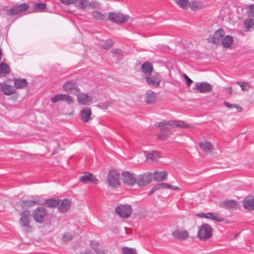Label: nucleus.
Segmentation results:
<instances>
[{
	"instance_id": "obj_1",
	"label": "nucleus",
	"mask_w": 254,
	"mask_h": 254,
	"mask_svg": "<svg viewBox=\"0 0 254 254\" xmlns=\"http://www.w3.org/2000/svg\"><path fill=\"white\" fill-rule=\"evenodd\" d=\"M213 229L208 224H202L198 226L197 237L201 241H205L209 239L212 235Z\"/></svg>"
},
{
	"instance_id": "obj_2",
	"label": "nucleus",
	"mask_w": 254,
	"mask_h": 254,
	"mask_svg": "<svg viewBox=\"0 0 254 254\" xmlns=\"http://www.w3.org/2000/svg\"><path fill=\"white\" fill-rule=\"evenodd\" d=\"M21 217L19 219V222L21 226L25 227V231L27 233L32 232V227L29 225L30 219V211L25 210L20 213Z\"/></svg>"
},
{
	"instance_id": "obj_3",
	"label": "nucleus",
	"mask_w": 254,
	"mask_h": 254,
	"mask_svg": "<svg viewBox=\"0 0 254 254\" xmlns=\"http://www.w3.org/2000/svg\"><path fill=\"white\" fill-rule=\"evenodd\" d=\"M129 18V16L127 14H123L120 12H110L108 13V19L112 22L117 24H121L127 21Z\"/></svg>"
},
{
	"instance_id": "obj_4",
	"label": "nucleus",
	"mask_w": 254,
	"mask_h": 254,
	"mask_svg": "<svg viewBox=\"0 0 254 254\" xmlns=\"http://www.w3.org/2000/svg\"><path fill=\"white\" fill-rule=\"evenodd\" d=\"M115 211L121 217L126 218L130 216L132 208L130 205L121 204L116 207Z\"/></svg>"
},
{
	"instance_id": "obj_5",
	"label": "nucleus",
	"mask_w": 254,
	"mask_h": 254,
	"mask_svg": "<svg viewBox=\"0 0 254 254\" xmlns=\"http://www.w3.org/2000/svg\"><path fill=\"white\" fill-rule=\"evenodd\" d=\"M107 180L109 185L114 188H117L120 185L119 174L115 170L109 171Z\"/></svg>"
},
{
	"instance_id": "obj_6",
	"label": "nucleus",
	"mask_w": 254,
	"mask_h": 254,
	"mask_svg": "<svg viewBox=\"0 0 254 254\" xmlns=\"http://www.w3.org/2000/svg\"><path fill=\"white\" fill-rule=\"evenodd\" d=\"M29 6L28 4L24 3L19 5H15L6 10V14L9 16H13L25 11L28 9Z\"/></svg>"
},
{
	"instance_id": "obj_7",
	"label": "nucleus",
	"mask_w": 254,
	"mask_h": 254,
	"mask_svg": "<svg viewBox=\"0 0 254 254\" xmlns=\"http://www.w3.org/2000/svg\"><path fill=\"white\" fill-rule=\"evenodd\" d=\"M224 34V30L222 28H219L213 35H210L207 38V40L209 43L218 45L221 41Z\"/></svg>"
},
{
	"instance_id": "obj_8",
	"label": "nucleus",
	"mask_w": 254,
	"mask_h": 254,
	"mask_svg": "<svg viewBox=\"0 0 254 254\" xmlns=\"http://www.w3.org/2000/svg\"><path fill=\"white\" fill-rule=\"evenodd\" d=\"M47 212V210L45 208L43 207H38L33 211V217L36 222L42 223L44 221Z\"/></svg>"
},
{
	"instance_id": "obj_9",
	"label": "nucleus",
	"mask_w": 254,
	"mask_h": 254,
	"mask_svg": "<svg viewBox=\"0 0 254 254\" xmlns=\"http://www.w3.org/2000/svg\"><path fill=\"white\" fill-rule=\"evenodd\" d=\"M151 173H145L138 176L136 180V183L139 187H145L149 184L152 180Z\"/></svg>"
},
{
	"instance_id": "obj_10",
	"label": "nucleus",
	"mask_w": 254,
	"mask_h": 254,
	"mask_svg": "<svg viewBox=\"0 0 254 254\" xmlns=\"http://www.w3.org/2000/svg\"><path fill=\"white\" fill-rule=\"evenodd\" d=\"M145 80L150 86L158 87L161 81V76L159 73H157L155 75H151L150 76H146L145 77Z\"/></svg>"
},
{
	"instance_id": "obj_11",
	"label": "nucleus",
	"mask_w": 254,
	"mask_h": 254,
	"mask_svg": "<svg viewBox=\"0 0 254 254\" xmlns=\"http://www.w3.org/2000/svg\"><path fill=\"white\" fill-rule=\"evenodd\" d=\"M63 88L64 91L69 94L77 95L80 92V90L76 86L75 83L71 81L66 82L64 84Z\"/></svg>"
},
{
	"instance_id": "obj_12",
	"label": "nucleus",
	"mask_w": 254,
	"mask_h": 254,
	"mask_svg": "<svg viewBox=\"0 0 254 254\" xmlns=\"http://www.w3.org/2000/svg\"><path fill=\"white\" fill-rule=\"evenodd\" d=\"M122 181L124 184L129 186H132L136 183V179L131 173L128 171L122 173Z\"/></svg>"
},
{
	"instance_id": "obj_13",
	"label": "nucleus",
	"mask_w": 254,
	"mask_h": 254,
	"mask_svg": "<svg viewBox=\"0 0 254 254\" xmlns=\"http://www.w3.org/2000/svg\"><path fill=\"white\" fill-rule=\"evenodd\" d=\"M194 89L198 90L200 93H204L211 91L212 87L210 84L206 82H196L195 87Z\"/></svg>"
},
{
	"instance_id": "obj_14",
	"label": "nucleus",
	"mask_w": 254,
	"mask_h": 254,
	"mask_svg": "<svg viewBox=\"0 0 254 254\" xmlns=\"http://www.w3.org/2000/svg\"><path fill=\"white\" fill-rule=\"evenodd\" d=\"M79 181L84 184L91 182L97 184L98 183V180L95 178L93 175L87 172H84L83 175L79 178Z\"/></svg>"
},
{
	"instance_id": "obj_15",
	"label": "nucleus",
	"mask_w": 254,
	"mask_h": 254,
	"mask_svg": "<svg viewBox=\"0 0 254 254\" xmlns=\"http://www.w3.org/2000/svg\"><path fill=\"white\" fill-rule=\"evenodd\" d=\"M197 216L201 218L210 219L217 222H223L224 220V218L220 217L218 214L213 212H208L206 213L201 212L197 214Z\"/></svg>"
},
{
	"instance_id": "obj_16",
	"label": "nucleus",
	"mask_w": 254,
	"mask_h": 254,
	"mask_svg": "<svg viewBox=\"0 0 254 254\" xmlns=\"http://www.w3.org/2000/svg\"><path fill=\"white\" fill-rule=\"evenodd\" d=\"M77 100L79 104L87 105L92 101V97L86 93H78L77 95Z\"/></svg>"
},
{
	"instance_id": "obj_17",
	"label": "nucleus",
	"mask_w": 254,
	"mask_h": 254,
	"mask_svg": "<svg viewBox=\"0 0 254 254\" xmlns=\"http://www.w3.org/2000/svg\"><path fill=\"white\" fill-rule=\"evenodd\" d=\"M157 99L156 94L152 90H149L145 94L144 100L147 104H154Z\"/></svg>"
},
{
	"instance_id": "obj_18",
	"label": "nucleus",
	"mask_w": 254,
	"mask_h": 254,
	"mask_svg": "<svg viewBox=\"0 0 254 254\" xmlns=\"http://www.w3.org/2000/svg\"><path fill=\"white\" fill-rule=\"evenodd\" d=\"M238 205V202L236 200H227L219 202V206L225 209H235Z\"/></svg>"
},
{
	"instance_id": "obj_19",
	"label": "nucleus",
	"mask_w": 254,
	"mask_h": 254,
	"mask_svg": "<svg viewBox=\"0 0 254 254\" xmlns=\"http://www.w3.org/2000/svg\"><path fill=\"white\" fill-rule=\"evenodd\" d=\"M91 110L88 107L83 108L80 112L81 120L84 123H87L91 119Z\"/></svg>"
},
{
	"instance_id": "obj_20",
	"label": "nucleus",
	"mask_w": 254,
	"mask_h": 254,
	"mask_svg": "<svg viewBox=\"0 0 254 254\" xmlns=\"http://www.w3.org/2000/svg\"><path fill=\"white\" fill-rule=\"evenodd\" d=\"M172 236L180 240H184L189 237V235L186 230H175L172 232Z\"/></svg>"
},
{
	"instance_id": "obj_21",
	"label": "nucleus",
	"mask_w": 254,
	"mask_h": 254,
	"mask_svg": "<svg viewBox=\"0 0 254 254\" xmlns=\"http://www.w3.org/2000/svg\"><path fill=\"white\" fill-rule=\"evenodd\" d=\"M0 91L6 95H10L15 92V90L11 85L0 83Z\"/></svg>"
},
{
	"instance_id": "obj_22",
	"label": "nucleus",
	"mask_w": 254,
	"mask_h": 254,
	"mask_svg": "<svg viewBox=\"0 0 254 254\" xmlns=\"http://www.w3.org/2000/svg\"><path fill=\"white\" fill-rule=\"evenodd\" d=\"M61 202V200L59 199H47L44 202H40L39 204L44 205L48 207H56L58 206Z\"/></svg>"
},
{
	"instance_id": "obj_23",
	"label": "nucleus",
	"mask_w": 254,
	"mask_h": 254,
	"mask_svg": "<svg viewBox=\"0 0 254 254\" xmlns=\"http://www.w3.org/2000/svg\"><path fill=\"white\" fill-rule=\"evenodd\" d=\"M153 179L156 182H161L165 180L168 176L166 171H155L153 173Z\"/></svg>"
},
{
	"instance_id": "obj_24",
	"label": "nucleus",
	"mask_w": 254,
	"mask_h": 254,
	"mask_svg": "<svg viewBox=\"0 0 254 254\" xmlns=\"http://www.w3.org/2000/svg\"><path fill=\"white\" fill-rule=\"evenodd\" d=\"M71 202L67 199H64L58 207V210L60 212H66L70 208Z\"/></svg>"
},
{
	"instance_id": "obj_25",
	"label": "nucleus",
	"mask_w": 254,
	"mask_h": 254,
	"mask_svg": "<svg viewBox=\"0 0 254 254\" xmlns=\"http://www.w3.org/2000/svg\"><path fill=\"white\" fill-rule=\"evenodd\" d=\"M171 132L167 127L161 128V131L158 134L157 137L161 140H166L170 135Z\"/></svg>"
},
{
	"instance_id": "obj_26",
	"label": "nucleus",
	"mask_w": 254,
	"mask_h": 254,
	"mask_svg": "<svg viewBox=\"0 0 254 254\" xmlns=\"http://www.w3.org/2000/svg\"><path fill=\"white\" fill-rule=\"evenodd\" d=\"M199 146L203 152L206 153L211 152L213 149L211 143L208 141L199 142Z\"/></svg>"
},
{
	"instance_id": "obj_27",
	"label": "nucleus",
	"mask_w": 254,
	"mask_h": 254,
	"mask_svg": "<svg viewBox=\"0 0 254 254\" xmlns=\"http://www.w3.org/2000/svg\"><path fill=\"white\" fill-rule=\"evenodd\" d=\"M39 200L36 198L34 200H26L21 201V206L23 209H26L34 206L36 204H39Z\"/></svg>"
},
{
	"instance_id": "obj_28",
	"label": "nucleus",
	"mask_w": 254,
	"mask_h": 254,
	"mask_svg": "<svg viewBox=\"0 0 254 254\" xmlns=\"http://www.w3.org/2000/svg\"><path fill=\"white\" fill-rule=\"evenodd\" d=\"M243 205L245 209L249 210H254V198L246 197L243 200Z\"/></svg>"
},
{
	"instance_id": "obj_29",
	"label": "nucleus",
	"mask_w": 254,
	"mask_h": 254,
	"mask_svg": "<svg viewBox=\"0 0 254 254\" xmlns=\"http://www.w3.org/2000/svg\"><path fill=\"white\" fill-rule=\"evenodd\" d=\"M28 84V82L25 79L15 78L14 80V85L17 89H22L25 88Z\"/></svg>"
},
{
	"instance_id": "obj_30",
	"label": "nucleus",
	"mask_w": 254,
	"mask_h": 254,
	"mask_svg": "<svg viewBox=\"0 0 254 254\" xmlns=\"http://www.w3.org/2000/svg\"><path fill=\"white\" fill-rule=\"evenodd\" d=\"M141 69L145 74L150 75L153 70V65L152 64L146 62L142 65Z\"/></svg>"
},
{
	"instance_id": "obj_31",
	"label": "nucleus",
	"mask_w": 254,
	"mask_h": 254,
	"mask_svg": "<svg viewBox=\"0 0 254 254\" xmlns=\"http://www.w3.org/2000/svg\"><path fill=\"white\" fill-rule=\"evenodd\" d=\"M221 45L224 48H229L231 46L233 42L232 36L227 35L224 38H222Z\"/></svg>"
},
{
	"instance_id": "obj_32",
	"label": "nucleus",
	"mask_w": 254,
	"mask_h": 254,
	"mask_svg": "<svg viewBox=\"0 0 254 254\" xmlns=\"http://www.w3.org/2000/svg\"><path fill=\"white\" fill-rule=\"evenodd\" d=\"M10 67L8 64L4 63L0 64V76L2 77L10 72Z\"/></svg>"
},
{
	"instance_id": "obj_33",
	"label": "nucleus",
	"mask_w": 254,
	"mask_h": 254,
	"mask_svg": "<svg viewBox=\"0 0 254 254\" xmlns=\"http://www.w3.org/2000/svg\"><path fill=\"white\" fill-rule=\"evenodd\" d=\"M171 127L186 128L190 127V126L181 121H172Z\"/></svg>"
},
{
	"instance_id": "obj_34",
	"label": "nucleus",
	"mask_w": 254,
	"mask_h": 254,
	"mask_svg": "<svg viewBox=\"0 0 254 254\" xmlns=\"http://www.w3.org/2000/svg\"><path fill=\"white\" fill-rule=\"evenodd\" d=\"M92 15L97 20L106 21L107 20L106 14L102 13L97 10L93 11Z\"/></svg>"
},
{
	"instance_id": "obj_35",
	"label": "nucleus",
	"mask_w": 254,
	"mask_h": 254,
	"mask_svg": "<svg viewBox=\"0 0 254 254\" xmlns=\"http://www.w3.org/2000/svg\"><path fill=\"white\" fill-rule=\"evenodd\" d=\"M236 84L241 87V90L243 91H248L251 87V84L249 82L238 81Z\"/></svg>"
},
{
	"instance_id": "obj_36",
	"label": "nucleus",
	"mask_w": 254,
	"mask_h": 254,
	"mask_svg": "<svg viewBox=\"0 0 254 254\" xmlns=\"http://www.w3.org/2000/svg\"><path fill=\"white\" fill-rule=\"evenodd\" d=\"M244 26L247 28V31H250L254 26V19L251 18L246 19L244 21Z\"/></svg>"
},
{
	"instance_id": "obj_37",
	"label": "nucleus",
	"mask_w": 254,
	"mask_h": 254,
	"mask_svg": "<svg viewBox=\"0 0 254 254\" xmlns=\"http://www.w3.org/2000/svg\"><path fill=\"white\" fill-rule=\"evenodd\" d=\"M159 157V153L156 151L147 153L146 155V159L154 161Z\"/></svg>"
},
{
	"instance_id": "obj_38",
	"label": "nucleus",
	"mask_w": 254,
	"mask_h": 254,
	"mask_svg": "<svg viewBox=\"0 0 254 254\" xmlns=\"http://www.w3.org/2000/svg\"><path fill=\"white\" fill-rule=\"evenodd\" d=\"M175 2L182 8L187 9L190 5L188 0H175Z\"/></svg>"
},
{
	"instance_id": "obj_39",
	"label": "nucleus",
	"mask_w": 254,
	"mask_h": 254,
	"mask_svg": "<svg viewBox=\"0 0 254 254\" xmlns=\"http://www.w3.org/2000/svg\"><path fill=\"white\" fill-rule=\"evenodd\" d=\"M78 7L81 9H85L90 7L91 4L88 0H78Z\"/></svg>"
},
{
	"instance_id": "obj_40",
	"label": "nucleus",
	"mask_w": 254,
	"mask_h": 254,
	"mask_svg": "<svg viewBox=\"0 0 254 254\" xmlns=\"http://www.w3.org/2000/svg\"><path fill=\"white\" fill-rule=\"evenodd\" d=\"M111 52L113 54V56L115 57L117 60H119L122 59L123 54L121 50L118 49H113Z\"/></svg>"
},
{
	"instance_id": "obj_41",
	"label": "nucleus",
	"mask_w": 254,
	"mask_h": 254,
	"mask_svg": "<svg viewBox=\"0 0 254 254\" xmlns=\"http://www.w3.org/2000/svg\"><path fill=\"white\" fill-rule=\"evenodd\" d=\"M34 8L36 11H41L46 8V4L45 3H36L34 5Z\"/></svg>"
},
{
	"instance_id": "obj_42",
	"label": "nucleus",
	"mask_w": 254,
	"mask_h": 254,
	"mask_svg": "<svg viewBox=\"0 0 254 254\" xmlns=\"http://www.w3.org/2000/svg\"><path fill=\"white\" fill-rule=\"evenodd\" d=\"M122 253L123 254H137L134 249L128 247L123 248L122 249Z\"/></svg>"
},
{
	"instance_id": "obj_43",
	"label": "nucleus",
	"mask_w": 254,
	"mask_h": 254,
	"mask_svg": "<svg viewBox=\"0 0 254 254\" xmlns=\"http://www.w3.org/2000/svg\"><path fill=\"white\" fill-rule=\"evenodd\" d=\"M189 6L192 10H195L201 8L202 4L199 2L195 1L190 3Z\"/></svg>"
},
{
	"instance_id": "obj_44",
	"label": "nucleus",
	"mask_w": 254,
	"mask_h": 254,
	"mask_svg": "<svg viewBox=\"0 0 254 254\" xmlns=\"http://www.w3.org/2000/svg\"><path fill=\"white\" fill-rule=\"evenodd\" d=\"M114 43L111 39H108L105 41L104 43L102 45V47L104 49L108 50L110 49L113 45Z\"/></svg>"
},
{
	"instance_id": "obj_45",
	"label": "nucleus",
	"mask_w": 254,
	"mask_h": 254,
	"mask_svg": "<svg viewBox=\"0 0 254 254\" xmlns=\"http://www.w3.org/2000/svg\"><path fill=\"white\" fill-rule=\"evenodd\" d=\"M64 95L63 94H58L55 95L52 99L51 101L53 103H55L60 101H63Z\"/></svg>"
},
{
	"instance_id": "obj_46",
	"label": "nucleus",
	"mask_w": 254,
	"mask_h": 254,
	"mask_svg": "<svg viewBox=\"0 0 254 254\" xmlns=\"http://www.w3.org/2000/svg\"><path fill=\"white\" fill-rule=\"evenodd\" d=\"M247 15L250 17H254V4L247 5Z\"/></svg>"
},
{
	"instance_id": "obj_47",
	"label": "nucleus",
	"mask_w": 254,
	"mask_h": 254,
	"mask_svg": "<svg viewBox=\"0 0 254 254\" xmlns=\"http://www.w3.org/2000/svg\"><path fill=\"white\" fill-rule=\"evenodd\" d=\"M72 235L68 232L64 233L62 236V240L63 241L66 242L70 241L72 239Z\"/></svg>"
},
{
	"instance_id": "obj_48",
	"label": "nucleus",
	"mask_w": 254,
	"mask_h": 254,
	"mask_svg": "<svg viewBox=\"0 0 254 254\" xmlns=\"http://www.w3.org/2000/svg\"><path fill=\"white\" fill-rule=\"evenodd\" d=\"M63 101H65L68 104L70 105L73 103L74 100L70 96L64 94Z\"/></svg>"
},
{
	"instance_id": "obj_49",
	"label": "nucleus",
	"mask_w": 254,
	"mask_h": 254,
	"mask_svg": "<svg viewBox=\"0 0 254 254\" xmlns=\"http://www.w3.org/2000/svg\"><path fill=\"white\" fill-rule=\"evenodd\" d=\"M172 121H164L158 124V127L161 128L166 127V126H171Z\"/></svg>"
},
{
	"instance_id": "obj_50",
	"label": "nucleus",
	"mask_w": 254,
	"mask_h": 254,
	"mask_svg": "<svg viewBox=\"0 0 254 254\" xmlns=\"http://www.w3.org/2000/svg\"><path fill=\"white\" fill-rule=\"evenodd\" d=\"M76 0H60L62 3L64 5H69L74 3Z\"/></svg>"
},
{
	"instance_id": "obj_51",
	"label": "nucleus",
	"mask_w": 254,
	"mask_h": 254,
	"mask_svg": "<svg viewBox=\"0 0 254 254\" xmlns=\"http://www.w3.org/2000/svg\"><path fill=\"white\" fill-rule=\"evenodd\" d=\"M183 75L186 80V84L187 86H190L191 83L193 82L192 80L186 74L184 73Z\"/></svg>"
},
{
	"instance_id": "obj_52",
	"label": "nucleus",
	"mask_w": 254,
	"mask_h": 254,
	"mask_svg": "<svg viewBox=\"0 0 254 254\" xmlns=\"http://www.w3.org/2000/svg\"><path fill=\"white\" fill-rule=\"evenodd\" d=\"M91 248L96 252L99 248L98 244L96 242L92 241L90 243Z\"/></svg>"
},
{
	"instance_id": "obj_53",
	"label": "nucleus",
	"mask_w": 254,
	"mask_h": 254,
	"mask_svg": "<svg viewBox=\"0 0 254 254\" xmlns=\"http://www.w3.org/2000/svg\"><path fill=\"white\" fill-rule=\"evenodd\" d=\"M224 105L229 108H234L235 107V104H230L227 102H224Z\"/></svg>"
},
{
	"instance_id": "obj_54",
	"label": "nucleus",
	"mask_w": 254,
	"mask_h": 254,
	"mask_svg": "<svg viewBox=\"0 0 254 254\" xmlns=\"http://www.w3.org/2000/svg\"><path fill=\"white\" fill-rule=\"evenodd\" d=\"M168 189H172V190H181V188H180L179 187L174 186L170 184V186H169Z\"/></svg>"
},
{
	"instance_id": "obj_55",
	"label": "nucleus",
	"mask_w": 254,
	"mask_h": 254,
	"mask_svg": "<svg viewBox=\"0 0 254 254\" xmlns=\"http://www.w3.org/2000/svg\"><path fill=\"white\" fill-rule=\"evenodd\" d=\"M161 186L162 189H169V186H170V184L166 183H161Z\"/></svg>"
},
{
	"instance_id": "obj_56",
	"label": "nucleus",
	"mask_w": 254,
	"mask_h": 254,
	"mask_svg": "<svg viewBox=\"0 0 254 254\" xmlns=\"http://www.w3.org/2000/svg\"><path fill=\"white\" fill-rule=\"evenodd\" d=\"M153 188L155 191L161 189V183L156 185Z\"/></svg>"
},
{
	"instance_id": "obj_57",
	"label": "nucleus",
	"mask_w": 254,
	"mask_h": 254,
	"mask_svg": "<svg viewBox=\"0 0 254 254\" xmlns=\"http://www.w3.org/2000/svg\"><path fill=\"white\" fill-rule=\"evenodd\" d=\"M97 254H105V252L100 248L95 252Z\"/></svg>"
},
{
	"instance_id": "obj_58",
	"label": "nucleus",
	"mask_w": 254,
	"mask_h": 254,
	"mask_svg": "<svg viewBox=\"0 0 254 254\" xmlns=\"http://www.w3.org/2000/svg\"><path fill=\"white\" fill-rule=\"evenodd\" d=\"M80 254H93V253L89 250H85L84 252L81 253Z\"/></svg>"
},
{
	"instance_id": "obj_59",
	"label": "nucleus",
	"mask_w": 254,
	"mask_h": 254,
	"mask_svg": "<svg viewBox=\"0 0 254 254\" xmlns=\"http://www.w3.org/2000/svg\"><path fill=\"white\" fill-rule=\"evenodd\" d=\"M234 108H236L237 110L239 112H241L242 110V108H241V107L236 104H235Z\"/></svg>"
},
{
	"instance_id": "obj_60",
	"label": "nucleus",
	"mask_w": 254,
	"mask_h": 254,
	"mask_svg": "<svg viewBox=\"0 0 254 254\" xmlns=\"http://www.w3.org/2000/svg\"><path fill=\"white\" fill-rule=\"evenodd\" d=\"M155 191V190H153V188L151 189V190L148 192V195H151L153 192Z\"/></svg>"
},
{
	"instance_id": "obj_61",
	"label": "nucleus",
	"mask_w": 254,
	"mask_h": 254,
	"mask_svg": "<svg viewBox=\"0 0 254 254\" xmlns=\"http://www.w3.org/2000/svg\"><path fill=\"white\" fill-rule=\"evenodd\" d=\"M228 90H229V94H232V88L231 87H228Z\"/></svg>"
},
{
	"instance_id": "obj_62",
	"label": "nucleus",
	"mask_w": 254,
	"mask_h": 254,
	"mask_svg": "<svg viewBox=\"0 0 254 254\" xmlns=\"http://www.w3.org/2000/svg\"><path fill=\"white\" fill-rule=\"evenodd\" d=\"M1 56H2L1 50V49H0V60H1Z\"/></svg>"
}]
</instances>
